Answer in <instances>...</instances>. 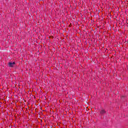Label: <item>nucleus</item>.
Wrapping results in <instances>:
<instances>
[{
    "instance_id": "7ed1b4c3",
    "label": "nucleus",
    "mask_w": 128,
    "mask_h": 128,
    "mask_svg": "<svg viewBox=\"0 0 128 128\" xmlns=\"http://www.w3.org/2000/svg\"><path fill=\"white\" fill-rule=\"evenodd\" d=\"M122 98H124V96H122Z\"/></svg>"
},
{
    "instance_id": "f03ea898",
    "label": "nucleus",
    "mask_w": 128,
    "mask_h": 128,
    "mask_svg": "<svg viewBox=\"0 0 128 128\" xmlns=\"http://www.w3.org/2000/svg\"><path fill=\"white\" fill-rule=\"evenodd\" d=\"M106 114V110H102L100 111V114Z\"/></svg>"
},
{
    "instance_id": "f257e3e1",
    "label": "nucleus",
    "mask_w": 128,
    "mask_h": 128,
    "mask_svg": "<svg viewBox=\"0 0 128 128\" xmlns=\"http://www.w3.org/2000/svg\"><path fill=\"white\" fill-rule=\"evenodd\" d=\"M8 66L10 68H12L14 66V64H16V62H10L8 64Z\"/></svg>"
}]
</instances>
